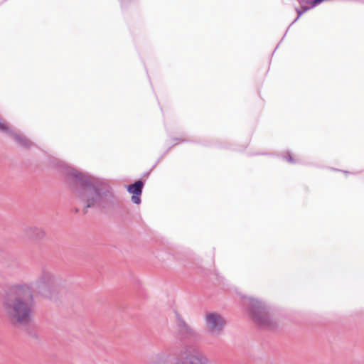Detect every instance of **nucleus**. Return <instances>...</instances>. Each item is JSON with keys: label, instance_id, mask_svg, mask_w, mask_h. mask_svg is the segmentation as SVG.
<instances>
[{"label": "nucleus", "instance_id": "ddd939ff", "mask_svg": "<svg viewBox=\"0 0 364 364\" xmlns=\"http://www.w3.org/2000/svg\"><path fill=\"white\" fill-rule=\"evenodd\" d=\"M313 1L314 0H301V2H304L306 4H310V6H309L308 8H310V9H312L314 7H315L316 6H313Z\"/></svg>", "mask_w": 364, "mask_h": 364}, {"label": "nucleus", "instance_id": "39448f33", "mask_svg": "<svg viewBox=\"0 0 364 364\" xmlns=\"http://www.w3.org/2000/svg\"><path fill=\"white\" fill-rule=\"evenodd\" d=\"M245 305L250 313L252 320L259 326L274 328L277 322L272 318L269 307L262 301L252 297L245 298Z\"/></svg>", "mask_w": 364, "mask_h": 364}, {"label": "nucleus", "instance_id": "f8f14e48", "mask_svg": "<svg viewBox=\"0 0 364 364\" xmlns=\"http://www.w3.org/2000/svg\"><path fill=\"white\" fill-rule=\"evenodd\" d=\"M141 195H134L132 196V201L135 204H139L141 203Z\"/></svg>", "mask_w": 364, "mask_h": 364}, {"label": "nucleus", "instance_id": "7ed1b4c3", "mask_svg": "<svg viewBox=\"0 0 364 364\" xmlns=\"http://www.w3.org/2000/svg\"><path fill=\"white\" fill-rule=\"evenodd\" d=\"M171 355L164 351L152 355L147 364H170ZM208 359L196 344L185 345L173 364H208Z\"/></svg>", "mask_w": 364, "mask_h": 364}, {"label": "nucleus", "instance_id": "4468645a", "mask_svg": "<svg viewBox=\"0 0 364 364\" xmlns=\"http://www.w3.org/2000/svg\"><path fill=\"white\" fill-rule=\"evenodd\" d=\"M287 161H288L289 162H291V163H294V161L293 159V158L291 157V156L288 154L287 156H284V157Z\"/></svg>", "mask_w": 364, "mask_h": 364}, {"label": "nucleus", "instance_id": "9d476101", "mask_svg": "<svg viewBox=\"0 0 364 364\" xmlns=\"http://www.w3.org/2000/svg\"><path fill=\"white\" fill-rule=\"evenodd\" d=\"M144 185V183L141 180L136 181L128 186L127 191L134 195H141Z\"/></svg>", "mask_w": 364, "mask_h": 364}, {"label": "nucleus", "instance_id": "1a4fd4ad", "mask_svg": "<svg viewBox=\"0 0 364 364\" xmlns=\"http://www.w3.org/2000/svg\"><path fill=\"white\" fill-rule=\"evenodd\" d=\"M24 235L32 240H41L46 237L45 230L38 226H27L23 229Z\"/></svg>", "mask_w": 364, "mask_h": 364}, {"label": "nucleus", "instance_id": "423d86ee", "mask_svg": "<svg viewBox=\"0 0 364 364\" xmlns=\"http://www.w3.org/2000/svg\"><path fill=\"white\" fill-rule=\"evenodd\" d=\"M205 323L208 333L213 336H219L223 332L225 321L221 315L208 312L205 316Z\"/></svg>", "mask_w": 364, "mask_h": 364}, {"label": "nucleus", "instance_id": "f257e3e1", "mask_svg": "<svg viewBox=\"0 0 364 364\" xmlns=\"http://www.w3.org/2000/svg\"><path fill=\"white\" fill-rule=\"evenodd\" d=\"M65 173L72 179L76 200L84 208L105 210L112 208L117 200L111 186L103 179L79 172L65 166Z\"/></svg>", "mask_w": 364, "mask_h": 364}, {"label": "nucleus", "instance_id": "0eeeda50", "mask_svg": "<svg viewBox=\"0 0 364 364\" xmlns=\"http://www.w3.org/2000/svg\"><path fill=\"white\" fill-rule=\"evenodd\" d=\"M175 314L178 334L184 338H196L198 336L197 331L191 328L178 313L176 312Z\"/></svg>", "mask_w": 364, "mask_h": 364}, {"label": "nucleus", "instance_id": "6e6552de", "mask_svg": "<svg viewBox=\"0 0 364 364\" xmlns=\"http://www.w3.org/2000/svg\"><path fill=\"white\" fill-rule=\"evenodd\" d=\"M0 131L9 134L13 136L16 141L21 146H27L30 144L28 139L22 135L12 130L7 124L0 120Z\"/></svg>", "mask_w": 364, "mask_h": 364}, {"label": "nucleus", "instance_id": "20e7f679", "mask_svg": "<svg viewBox=\"0 0 364 364\" xmlns=\"http://www.w3.org/2000/svg\"><path fill=\"white\" fill-rule=\"evenodd\" d=\"M62 283L61 279L49 269H43L37 279L28 284L31 286L33 294L50 297L56 292Z\"/></svg>", "mask_w": 364, "mask_h": 364}, {"label": "nucleus", "instance_id": "f03ea898", "mask_svg": "<svg viewBox=\"0 0 364 364\" xmlns=\"http://www.w3.org/2000/svg\"><path fill=\"white\" fill-rule=\"evenodd\" d=\"M33 303L31 286L28 283L14 284L4 293L1 309L11 322L26 326L32 319Z\"/></svg>", "mask_w": 364, "mask_h": 364}, {"label": "nucleus", "instance_id": "9b49d317", "mask_svg": "<svg viewBox=\"0 0 364 364\" xmlns=\"http://www.w3.org/2000/svg\"><path fill=\"white\" fill-rule=\"evenodd\" d=\"M309 9H310V8H307V7H303L302 10H300L299 9H296V12L298 14V16L296 18V19L292 22L291 25L293 23H294L299 18L300 16L306 11H307Z\"/></svg>", "mask_w": 364, "mask_h": 364}]
</instances>
